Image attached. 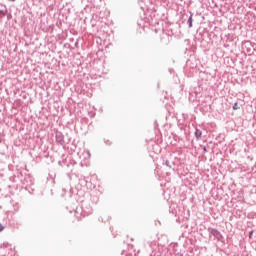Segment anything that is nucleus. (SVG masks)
<instances>
[{
	"mask_svg": "<svg viewBox=\"0 0 256 256\" xmlns=\"http://www.w3.org/2000/svg\"><path fill=\"white\" fill-rule=\"evenodd\" d=\"M140 9H142V11H145V8L143 6H140Z\"/></svg>",
	"mask_w": 256,
	"mask_h": 256,
	"instance_id": "nucleus-22",
	"label": "nucleus"
},
{
	"mask_svg": "<svg viewBox=\"0 0 256 256\" xmlns=\"http://www.w3.org/2000/svg\"><path fill=\"white\" fill-rule=\"evenodd\" d=\"M55 139L56 143L62 147H65V145H69V143H71V138H69L68 135H63V133L59 131L56 132Z\"/></svg>",
	"mask_w": 256,
	"mask_h": 256,
	"instance_id": "nucleus-2",
	"label": "nucleus"
},
{
	"mask_svg": "<svg viewBox=\"0 0 256 256\" xmlns=\"http://www.w3.org/2000/svg\"><path fill=\"white\" fill-rule=\"evenodd\" d=\"M75 217L79 219V217H86V215H91L93 213V208L91 207V204L82 201L80 206H77L74 210Z\"/></svg>",
	"mask_w": 256,
	"mask_h": 256,
	"instance_id": "nucleus-1",
	"label": "nucleus"
},
{
	"mask_svg": "<svg viewBox=\"0 0 256 256\" xmlns=\"http://www.w3.org/2000/svg\"><path fill=\"white\" fill-rule=\"evenodd\" d=\"M77 45H79V42H76V43H75V47H77Z\"/></svg>",
	"mask_w": 256,
	"mask_h": 256,
	"instance_id": "nucleus-23",
	"label": "nucleus"
},
{
	"mask_svg": "<svg viewBox=\"0 0 256 256\" xmlns=\"http://www.w3.org/2000/svg\"><path fill=\"white\" fill-rule=\"evenodd\" d=\"M208 233L209 235H212L214 237V239H217L219 241V239L223 238V234H221V232L219 230H217L216 228H208Z\"/></svg>",
	"mask_w": 256,
	"mask_h": 256,
	"instance_id": "nucleus-4",
	"label": "nucleus"
},
{
	"mask_svg": "<svg viewBox=\"0 0 256 256\" xmlns=\"http://www.w3.org/2000/svg\"><path fill=\"white\" fill-rule=\"evenodd\" d=\"M70 149H71V151H75L77 149V146L72 145V147Z\"/></svg>",
	"mask_w": 256,
	"mask_h": 256,
	"instance_id": "nucleus-16",
	"label": "nucleus"
},
{
	"mask_svg": "<svg viewBox=\"0 0 256 256\" xmlns=\"http://www.w3.org/2000/svg\"><path fill=\"white\" fill-rule=\"evenodd\" d=\"M176 255L177 256H184L183 253H181V252H178Z\"/></svg>",
	"mask_w": 256,
	"mask_h": 256,
	"instance_id": "nucleus-20",
	"label": "nucleus"
},
{
	"mask_svg": "<svg viewBox=\"0 0 256 256\" xmlns=\"http://www.w3.org/2000/svg\"><path fill=\"white\" fill-rule=\"evenodd\" d=\"M187 25L189 27V29H191V27H193V13L190 12V16L188 17L187 20Z\"/></svg>",
	"mask_w": 256,
	"mask_h": 256,
	"instance_id": "nucleus-7",
	"label": "nucleus"
},
{
	"mask_svg": "<svg viewBox=\"0 0 256 256\" xmlns=\"http://www.w3.org/2000/svg\"><path fill=\"white\" fill-rule=\"evenodd\" d=\"M7 15V6H4V9L0 10V19Z\"/></svg>",
	"mask_w": 256,
	"mask_h": 256,
	"instance_id": "nucleus-9",
	"label": "nucleus"
},
{
	"mask_svg": "<svg viewBox=\"0 0 256 256\" xmlns=\"http://www.w3.org/2000/svg\"><path fill=\"white\" fill-rule=\"evenodd\" d=\"M233 111H237V109H241V107H239V104L237 102H235L232 106Z\"/></svg>",
	"mask_w": 256,
	"mask_h": 256,
	"instance_id": "nucleus-11",
	"label": "nucleus"
},
{
	"mask_svg": "<svg viewBox=\"0 0 256 256\" xmlns=\"http://www.w3.org/2000/svg\"><path fill=\"white\" fill-rule=\"evenodd\" d=\"M147 11H157V10L155 9V6H153L152 8H148Z\"/></svg>",
	"mask_w": 256,
	"mask_h": 256,
	"instance_id": "nucleus-15",
	"label": "nucleus"
},
{
	"mask_svg": "<svg viewBox=\"0 0 256 256\" xmlns=\"http://www.w3.org/2000/svg\"><path fill=\"white\" fill-rule=\"evenodd\" d=\"M194 135H195L197 141H199V139H201V136L203 135V132L201 130H199V128H196Z\"/></svg>",
	"mask_w": 256,
	"mask_h": 256,
	"instance_id": "nucleus-6",
	"label": "nucleus"
},
{
	"mask_svg": "<svg viewBox=\"0 0 256 256\" xmlns=\"http://www.w3.org/2000/svg\"><path fill=\"white\" fill-rule=\"evenodd\" d=\"M176 223H181V218L178 217V218L176 219Z\"/></svg>",
	"mask_w": 256,
	"mask_h": 256,
	"instance_id": "nucleus-19",
	"label": "nucleus"
},
{
	"mask_svg": "<svg viewBox=\"0 0 256 256\" xmlns=\"http://www.w3.org/2000/svg\"><path fill=\"white\" fill-rule=\"evenodd\" d=\"M251 235H253V231H250V232H249V237H251Z\"/></svg>",
	"mask_w": 256,
	"mask_h": 256,
	"instance_id": "nucleus-21",
	"label": "nucleus"
},
{
	"mask_svg": "<svg viewBox=\"0 0 256 256\" xmlns=\"http://www.w3.org/2000/svg\"><path fill=\"white\" fill-rule=\"evenodd\" d=\"M163 165H166V167H168V169H173V167H175V163L170 162L169 160H165Z\"/></svg>",
	"mask_w": 256,
	"mask_h": 256,
	"instance_id": "nucleus-8",
	"label": "nucleus"
},
{
	"mask_svg": "<svg viewBox=\"0 0 256 256\" xmlns=\"http://www.w3.org/2000/svg\"><path fill=\"white\" fill-rule=\"evenodd\" d=\"M165 37H167V39H169V35L166 34Z\"/></svg>",
	"mask_w": 256,
	"mask_h": 256,
	"instance_id": "nucleus-24",
	"label": "nucleus"
},
{
	"mask_svg": "<svg viewBox=\"0 0 256 256\" xmlns=\"http://www.w3.org/2000/svg\"><path fill=\"white\" fill-rule=\"evenodd\" d=\"M104 143H105V145L109 146V145H111V140L104 138Z\"/></svg>",
	"mask_w": 256,
	"mask_h": 256,
	"instance_id": "nucleus-14",
	"label": "nucleus"
},
{
	"mask_svg": "<svg viewBox=\"0 0 256 256\" xmlns=\"http://www.w3.org/2000/svg\"><path fill=\"white\" fill-rule=\"evenodd\" d=\"M2 7H5V5L1 4Z\"/></svg>",
	"mask_w": 256,
	"mask_h": 256,
	"instance_id": "nucleus-25",
	"label": "nucleus"
},
{
	"mask_svg": "<svg viewBox=\"0 0 256 256\" xmlns=\"http://www.w3.org/2000/svg\"><path fill=\"white\" fill-rule=\"evenodd\" d=\"M91 201L93 203H97V201H99V198L97 196H91Z\"/></svg>",
	"mask_w": 256,
	"mask_h": 256,
	"instance_id": "nucleus-13",
	"label": "nucleus"
},
{
	"mask_svg": "<svg viewBox=\"0 0 256 256\" xmlns=\"http://www.w3.org/2000/svg\"><path fill=\"white\" fill-rule=\"evenodd\" d=\"M203 153H207V147L206 146L203 147Z\"/></svg>",
	"mask_w": 256,
	"mask_h": 256,
	"instance_id": "nucleus-18",
	"label": "nucleus"
},
{
	"mask_svg": "<svg viewBox=\"0 0 256 256\" xmlns=\"http://www.w3.org/2000/svg\"><path fill=\"white\" fill-rule=\"evenodd\" d=\"M22 183H23L24 189H29V187H31V185H34L33 178L29 175L24 177V180L22 181Z\"/></svg>",
	"mask_w": 256,
	"mask_h": 256,
	"instance_id": "nucleus-5",
	"label": "nucleus"
},
{
	"mask_svg": "<svg viewBox=\"0 0 256 256\" xmlns=\"http://www.w3.org/2000/svg\"><path fill=\"white\" fill-rule=\"evenodd\" d=\"M172 215H175V217H177V210H173V206H170V210H169Z\"/></svg>",
	"mask_w": 256,
	"mask_h": 256,
	"instance_id": "nucleus-12",
	"label": "nucleus"
},
{
	"mask_svg": "<svg viewBox=\"0 0 256 256\" xmlns=\"http://www.w3.org/2000/svg\"><path fill=\"white\" fill-rule=\"evenodd\" d=\"M79 159L81 160L80 161V167H85L87 166V159H91V152H89V150H80L78 153H77Z\"/></svg>",
	"mask_w": 256,
	"mask_h": 256,
	"instance_id": "nucleus-3",
	"label": "nucleus"
},
{
	"mask_svg": "<svg viewBox=\"0 0 256 256\" xmlns=\"http://www.w3.org/2000/svg\"><path fill=\"white\" fill-rule=\"evenodd\" d=\"M3 229H5V226H3V224L0 223V233L1 231H3Z\"/></svg>",
	"mask_w": 256,
	"mask_h": 256,
	"instance_id": "nucleus-17",
	"label": "nucleus"
},
{
	"mask_svg": "<svg viewBox=\"0 0 256 256\" xmlns=\"http://www.w3.org/2000/svg\"><path fill=\"white\" fill-rule=\"evenodd\" d=\"M26 191H28V193H30V195H33V191H35V188L33 187V185L28 186V188H25Z\"/></svg>",
	"mask_w": 256,
	"mask_h": 256,
	"instance_id": "nucleus-10",
	"label": "nucleus"
}]
</instances>
